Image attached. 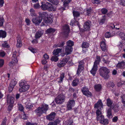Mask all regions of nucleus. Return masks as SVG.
Listing matches in <instances>:
<instances>
[{
	"label": "nucleus",
	"mask_w": 125,
	"mask_h": 125,
	"mask_svg": "<svg viewBox=\"0 0 125 125\" xmlns=\"http://www.w3.org/2000/svg\"><path fill=\"white\" fill-rule=\"evenodd\" d=\"M63 33L65 36H67L69 31V28L68 25H65L63 27Z\"/></svg>",
	"instance_id": "ddd939ff"
},
{
	"label": "nucleus",
	"mask_w": 125,
	"mask_h": 125,
	"mask_svg": "<svg viewBox=\"0 0 125 125\" xmlns=\"http://www.w3.org/2000/svg\"><path fill=\"white\" fill-rule=\"evenodd\" d=\"M92 10L91 8H87L86 9V10L84 11V13L85 15L89 16L91 13L92 12Z\"/></svg>",
	"instance_id": "393cba45"
},
{
	"label": "nucleus",
	"mask_w": 125,
	"mask_h": 125,
	"mask_svg": "<svg viewBox=\"0 0 125 125\" xmlns=\"http://www.w3.org/2000/svg\"><path fill=\"white\" fill-rule=\"evenodd\" d=\"M91 25V22L88 20L85 22L84 24V31L89 30Z\"/></svg>",
	"instance_id": "9b49d317"
},
{
	"label": "nucleus",
	"mask_w": 125,
	"mask_h": 125,
	"mask_svg": "<svg viewBox=\"0 0 125 125\" xmlns=\"http://www.w3.org/2000/svg\"><path fill=\"white\" fill-rule=\"evenodd\" d=\"M116 67L118 68L122 69H124L125 68V63L124 62H122L118 63L116 65Z\"/></svg>",
	"instance_id": "aec40b11"
},
{
	"label": "nucleus",
	"mask_w": 125,
	"mask_h": 125,
	"mask_svg": "<svg viewBox=\"0 0 125 125\" xmlns=\"http://www.w3.org/2000/svg\"><path fill=\"white\" fill-rule=\"evenodd\" d=\"M65 73H62L60 77L58 78L57 80L59 83H61L62 82L63 79L64 77Z\"/></svg>",
	"instance_id": "412c9836"
},
{
	"label": "nucleus",
	"mask_w": 125,
	"mask_h": 125,
	"mask_svg": "<svg viewBox=\"0 0 125 125\" xmlns=\"http://www.w3.org/2000/svg\"><path fill=\"white\" fill-rule=\"evenodd\" d=\"M30 86L29 85L26 84L19 89L20 92H24L27 90L29 88Z\"/></svg>",
	"instance_id": "dca6fc26"
},
{
	"label": "nucleus",
	"mask_w": 125,
	"mask_h": 125,
	"mask_svg": "<svg viewBox=\"0 0 125 125\" xmlns=\"http://www.w3.org/2000/svg\"><path fill=\"white\" fill-rule=\"evenodd\" d=\"M4 21V19L3 17L0 18V26H1L3 25Z\"/></svg>",
	"instance_id": "3c124183"
},
{
	"label": "nucleus",
	"mask_w": 125,
	"mask_h": 125,
	"mask_svg": "<svg viewBox=\"0 0 125 125\" xmlns=\"http://www.w3.org/2000/svg\"><path fill=\"white\" fill-rule=\"evenodd\" d=\"M55 31V29L52 28H50L48 29L47 30V32L48 33H51V32H54Z\"/></svg>",
	"instance_id": "a18cd8bd"
},
{
	"label": "nucleus",
	"mask_w": 125,
	"mask_h": 125,
	"mask_svg": "<svg viewBox=\"0 0 125 125\" xmlns=\"http://www.w3.org/2000/svg\"><path fill=\"white\" fill-rule=\"evenodd\" d=\"M48 0L54 5H57L59 2V0Z\"/></svg>",
	"instance_id": "c9c22d12"
},
{
	"label": "nucleus",
	"mask_w": 125,
	"mask_h": 125,
	"mask_svg": "<svg viewBox=\"0 0 125 125\" xmlns=\"http://www.w3.org/2000/svg\"><path fill=\"white\" fill-rule=\"evenodd\" d=\"M16 83L17 81H16L15 79H14L12 80L11 81L10 85L12 86V85H13V86L14 87V86H15L16 85Z\"/></svg>",
	"instance_id": "49530a36"
},
{
	"label": "nucleus",
	"mask_w": 125,
	"mask_h": 125,
	"mask_svg": "<svg viewBox=\"0 0 125 125\" xmlns=\"http://www.w3.org/2000/svg\"><path fill=\"white\" fill-rule=\"evenodd\" d=\"M89 46V44L87 42H83L82 44V47L83 49V52L84 53L85 51H84V49L88 48Z\"/></svg>",
	"instance_id": "5701e85b"
},
{
	"label": "nucleus",
	"mask_w": 125,
	"mask_h": 125,
	"mask_svg": "<svg viewBox=\"0 0 125 125\" xmlns=\"http://www.w3.org/2000/svg\"><path fill=\"white\" fill-rule=\"evenodd\" d=\"M102 103L101 100H99L97 103L95 104L94 107L99 109L100 107H102Z\"/></svg>",
	"instance_id": "4be33fe9"
},
{
	"label": "nucleus",
	"mask_w": 125,
	"mask_h": 125,
	"mask_svg": "<svg viewBox=\"0 0 125 125\" xmlns=\"http://www.w3.org/2000/svg\"><path fill=\"white\" fill-rule=\"evenodd\" d=\"M119 35L122 39L125 40V34L122 32L120 33Z\"/></svg>",
	"instance_id": "8fccbe9b"
},
{
	"label": "nucleus",
	"mask_w": 125,
	"mask_h": 125,
	"mask_svg": "<svg viewBox=\"0 0 125 125\" xmlns=\"http://www.w3.org/2000/svg\"><path fill=\"white\" fill-rule=\"evenodd\" d=\"M7 119L6 117H5L3 119L1 125H6Z\"/></svg>",
	"instance_id": "0e129e2a"
},
{
	"label": "nucleus",
	"mask_w": 125,
	"mask_h": 125,
	"mask_svg": "<svg viewBox=\"0 0 125 125\" xmlns=\"http://www.w3.org/2000/svg\"><path fill=\"white\" fill-rule=\"evenodd\" d=\"M73 121L71 119H70L69 120L66 121V125H73Z\"/></svg>",
	"instance_id": "37998d69"
},
{
	"label": "nucleus",
	"mask_w": 125,
	"mask_h": 125,
	"mask_svg": "<svg viewBox=\"0 0 125 125\" xmlns=\"http://www.w3.org/2000/svg\"><path fill=\"white\" fill-rule=\"evenodd\" d=\"M73 13L74 17H79L80 15V13L77 11H73Z\"/></svg>",
	"instance_id": "79ce46f5"
},
{
	"label": "nucleus",
	"mask_w": 125,
	"mask_h": 125,
	"mask_svg": "<svg viewBox=\"0 0 125 125\" xmlns=\"http://www.w3.org/2000/svg\"><path fill=\"white\" fill-rule=\"evenodd\" d=\"M111 108H109L107 110V116L109 118H111L112 117V109Z\"/></svg>",
	"instance_id": "c85d7f7f"
},
{
	"label": "nucleus",
	"mask_w": 125,
	"mask_h": 125,
	"mask_svg": "<svg viewBox=\"0 0 125 125\" xmlns=\"http://www.w3.org/2000/svg\"><path fill=\"white\" fill-rule=\"evenodd\" d=\"M6 33L3 31L0 30V38H5L6 36Z\"/></svg>",
	"instance_id": "c756f323"
},
{
	"label": "nucleus",
	"mask_w": 125,
	"mask_h": 125,
	"mask_svg": "<svg viewBox=\"0 0 125 125\" xmlns=\"http://www.w3.org/2000/svg\"><path fill=\"white\" fill-rule=\"evenodd\" d=\"M18 108L19 110L21 111H23L24 109L23 106L21 104H18Z\"/></svg>",
	"instance_id": "13d9d810"
},
{
	"label": "nucleus",
	"mask_w": 125,
	"mask_h": 125,
	"mask_svg": "<svg viewBox=\"0 0 125 125\" xmlns=\"http://www.w3.org/2000/svg\"><path fill=\"white\" fill-rule=\"evenodd\" d=\"M71 23H72L73 24L72 25H73V24H74L75 25H77L78 27H79V29H80V25L79 24V23L78 22V21H74V22H73L72 21H71Z\"/></svg>",
	"instance_id": "5fc2aeb1"
},
{
	"label": "nucleus",
	"mask_w": 125,
	"mask_h": 125,
	"mask_svg": "<svg viewBox=\"0 0 125 125\" xmlns=\"http://www.w3.org/2000/svg\"><path fill=\"white\" fill-rule=\"evenodd\" d=\"M48 105L46 104H43L37 108L35 110V112L37 115L38 116H40L43 113H45L48 110Z\"/></svg>",
	"instance_id": "7ed1b4c3"
},
{
	"label": "nucleus",
	"mask_w": 125,
	"mask_h": 125,
	"mask_svg": "<svg viewBox=\"0 0 125 125\" xmlns=\"http://www.w3.org/2000/svg\"><path fill=\"white\" fill-rule=\"evenodd\" d=\"M24 113V115L21 116L22 118L24 120L26 119H27L28 117Z\"/></svg>",
	"instance_id": "338daca9"
},
{
	"label": "nucleus",
	"mask_w": 125,
	"mask_h": 125,
	"mask_svg": "<svg viewBox=\"0 0 125 125\" xmlns=\"http://www.w3.org/2000/svg\"><path fill=\"white\" fill-rule=\"evenodd\" d=\"M58 56L54 55L51 58V60L52 61H54L55 62H57L58 60Z\"/></svg>",
	"instance_id": "a19ab883"
},
{
	"label": "nucleus",
	"mask_w": 125,
	"mask_h": 125,
	"mask_svg": "<svg viewBox=\"0 0 125 125\" xmlns=\"http://www.w3.org/2000/svg\"><path fill=\"white\" fill-rule=\"evenodd\" d=\"M92 2L93 4H99L100 2V0H92Z\"/></svg>",
	"instance_id": "6e6d98bb"
},
{
	"label": "nucleus",
	"mask_w": 125,
	"mask_h": 125,
	"mask_svg": "<svg viewBox=\"0 0 125 125\" xmlns=\"http://www.w3.org/2000/svg\"><path fill=\"white\" fill-rule=\"evenodd\" d=\"M84 68L83 65H79L77 74L79 75L80 74L81 71Z\"/></svg>",
	"instance_id": "a878e982"
},
{
	"label": "nucleus",
	"mask_w": 125,
	"mask_h": 125,
	"mask_svg": "<svg viewBox=\"0 0 125 125\" xmlns=\"http://www.w3.org/2000/svg\"><path fill=\"white\" fill-rule=\"evenodd\" d=\"M96 114L97 117L96 118L98 120H99V119H100V118L101 119L102 118V116H104L102 115V112L101 110L97 109L96 111Z\"/></svg>",
	"instance_id": "f3484780"
},
{
	"label": "nucleus",
	"mask_w": 125,
	"mask_h": 125,
	"mask_svg": "<svg viewBox=\"0 0 125 125\" xmlns=\"http://www.w3.org/2000/svg\"><path fill=\"white\" fill-rule=\"evenodd\" d=\"M67 45L66 47L65 51L66 55L70 54L72 50V46L73 45V41L69 40L67 42Z\"/></svg>",
	"instance_id": "39448f33"
},
{
	"label": "nucleus",
	"mask_w": 125,
	"mask_h": 125,
	"mask_svg": "<svg viewBox=\"0 0 125 125\" xmlns=\"http://www.w3.org/2000/svg\"><path fill=\"white\" fill-rule=\"evenodd\" d=\"M113 36V35H112L111 33L109 32H106L105 34V37L106 38H109Z\"/></svg>",
	"instance_id": "c03bdc74"
},
{
	"label": "nucleus",
	"mask_w": 125,
	"mask_h": 125,
	"mask_svg": "<svg viewBox=\"0 0 125 125\" xmlns=\"http://www.w3.org/2000/svg\"><path fill=\"white\" fill-rule=\"evenodd\" d=\"M26 82L24 80H21L20 81L19 85L21 88L26 84Z\"/></svg>",
	"instance_id": "72a5a7b5"
},
{
	"label": "nucleus",
	"mask_w": 125,
	"mask_h": 125,
	"mask_svg": "<svg viewBox=\"0 0 125 125\" xmlns=\"http://www.w3.org/2000/svg\"><path fill=\"white\" fill-rule=\"evenodd\" d=\"M7 103L10 104V105L8 106V110L9 111H10L13 107V105L14 103V99L13 97L8 94L7 95Z\"/></svg>",
	"instance_id": "423d86ee"
},
{
	"label": "nucleus",
	"mask_w": 125,
	"mask_h": 125,
	"mask_svg": "<svg viewBox=\"0 0 125 125\" xmlns=\"http://www.w3.org/2000/svg\"><path fill=\"white\" fill-rule=\"evenodd\" d=\"M26 125H37L36 123H31L30 122H27L26 123Z\"/></svg>",
	"instance_id": "774afa93"
},
{
	"label": "nucleus",
	"mask_w": 125,
	"mask_h": 125,
	"mask_svg": "<svg viewBox=\"0 0 125 125\" xmlns=\"http://www.w3.org/2000/svg\"><path fill=\"white\" fill-rule=\"evenodd\" d=\"M41 7L42 10H48L49 11H55L56 10L55 7L53 6L50 3L48 2L45 4H42Z\"/></svg>",
	"instance_id": "20e7f679"
},
{
	"label": "nucleus",
	"mask_w": 125,
	"mask_h": 125,
	"mask_svg": "<svg viewBox=\"0 0 125 125\" xmlns=\"http://www.w3.org/2000/svg\"><path fill=\"white\" fill-rule=\"evenodd\" d=\"M69 56H68L65 59H63L62 61H59L57 64L58 66L60 68L64 66L69 60Z\"/></svg>",
	"instance_id": "0eeeda50"
},
{
	"label": "nucleus",
	"mask_w": 125,
	"mask_h": 125,
	"mask_svg": "<svg viewBox=\"0 0 125 125\" xmlns=\"http://www.w3.org/2000/svg\"><path fill=\"white\" fill-rule=\"evenodd\" d=\"M113 104V101L109 98H108L106 100V104L107 105L112 108V105Z\"/></svg>",
	"instance_id": "cd10ccee"
},
{
	"label": "nucleus",
	"mask_w": 125,
	"mask_h": 125,
	"mask_svg": "<svg viewBox=\"0 0 125 125\" xmlns=\"http://www.w3.org/2000/svg\"><path fill=\"white\" fill-rule=\"evenodd\" d=\"M34 7L35 9H38L40 7V6L39 3H37L34 4Z\"/></svg>",
	"instance_id": "4d7b16f0"
},
{
	"label": "nucleus",
	"mask_w": 125,
	"mask_h": 125,
	"mask_svg": "<svg viewBox=\"0 0 125 125\" xmlns=\"http://www.w3.org/2000/svg\"><path fill=\"white\" fill-rule=\"evenodd\" d=\"M62 49L60 48H58L54 50L53 53L54 55L59 56V53L61 51Z\"/></svg>",
	"instance_id": "b1692460"
},
{
	"label": "nucleus",
	"mask_w": 125,
	"mask_h": 125,
	"mask_svg": "<svg viewBox=\"0 0 125 125\" xmlns=\"http://www.w3.org/2000/svg\"><path fill=\"white\" fill-rule=\"evenodd\" d=\"M33 106L30 103H27L26 106V107L27 109H31L33 107Z\"/></svg>",
	"instance_id": "ea45409f"
},
{
	"label": "nucleus",
	"mask_w": 125,
	"mask_h": 125,
	"mask_svg": "<svg viewBox=\"0 0 125 125\" xmlns=\"http://www.w3.org/2000/svg\"><path fill=\"white\" fill-rule=\"evenodd\" d=\"M108 12L107 10L105 8H103L101 10V12L103 14H105L106 13Z\"/></svg>",
	"instance_id": "603ef678"
},
{
	"label": "nucleus",
	"mask_w": 125,
	"mask_h": 125,
	"mask_svg": "<svg viewBox=\"0 0 125 125\" xmlns=\"http://www.w3.org/2000/svg\"><path fill=\"white\" fill-rule=\"evenodd\" d=\"M69 102H68L67 104V108L68 110H70L72 109V107L73 106L70 104Z\"/></svg>",
	"instance_id": "bf43d9fd"
},
{
	"label": "nucleus",
	"mask_w": 125,
	"mask_h": 125,
	"mask_svg": "<svg viewBox=\"0 0 125 125\" xmlns=\"http://www.w3.org/2000/svg\"><path fill=\"white\" fill-rule=\"evenodd\" d=\"M2 46L3 47L8 48L9 47V46L7 42H4L2 45Z\"/></svg>",
	"instance_id": "09e8293b"
},
{
	"label": "nucleus",
	"mask_w": 125,
	"mask_h": 125,
	"mask_svg": "<svg viewBox=\"0 0 125 125\" xmlns=\"http://www.w3.org/2000/svg\"><path fill=\"white\" fill-rule=\"evenodd\" d=\"M58 120H55L53 122H50L48 125H57V124L59 122Z\"/></svg>",
	"instance_id": "f704fd0d"
},
{
	"label": "nucleus",
	"mask_w": 125,
	"mask_h": 125,
	"mask_svg": "<svg viewBox=\"0 0 125 125\" xmlns=\"http://www.w3.org/2000/svg\"><path fill=\"white\" fill-rule=\"evenodd\" d=\"M99 73L100 75L105 79H108L110 77L109 74L110 73V70L105 67H102L99 69Z\"/></svg>",
	"instance_id": "f257e3e1"
},
{
	"label": "nucleus",
	"mask_w": 125,
	"mask_h": 125,
	"mask_svg": "<svg viewBox=\"0 0 125 125\" xmlns=\"http://www.w3.org/2000/svg\"><path fill=\"white\" fill-rule=\"evenodd\" d=\"M81 91L83 94L87 96H92L91 93L90 92L88 89L86 87H84L81 89Z\"/></svg>",
	"instance_id": "9d476101"
},
{
	"label": "nucleus",
	"mask_w": 125,
	"mask_h": 125,
	"mask_svg": "<svg viewBox=\"0 0 125 125\" xmlns=\"http://www.w3.org/2000/svg\"><path fill=\"white\" fill-rule=\"evenodd\" d=\"M79 80L77 79L74 80L72 82L73 85L74 86H76L78 84Z\"/></svg>",
	"instance_id": "e433bc0d"
},
{
	"label": "nucleus",
	"mask_w": 125,
	"mask_h": 125,
	"mask_svg": "<svg viewBox=\"0 0 125 125\" xmlns=\"http://www.w3.org/2000/svg\"><path fill=\"white\" fill-rule=\"evenodd\" d=\"M48 15L47 14V15L46 16H44V17H45V18L44 19V22L46 23H51L53 21L52 18L50 17H48Z\"/></svg>",
	"instance_id": "2eb2a0df"
},
{
	"label": "nucleus",
	"mask_w": 125,
	"mask_h": 125,
	"mask_svg": "<svg viewBox=\"0 0 125 125\" xmlns=\"http://www.w3.org/2000/svg\"><path fill=\"white\" fill-rule=\"evenodd\" d=\"M31 15V16H36V14L35 10L33 9H31L30 10Z\"/></svg>",
	"instance_id": "58836bf2"
},
{
	"label": "nucleus",
	"mask_w": 125,
	"mask_h": 125,
	"mask_svg": "<svg viewBox=\"0 0 125 125\" xmlns=\"http://www.w3.org/2000/svg\"><path fill=\"white\" fill-rule=\"evenodd\" d=\"M65 96L61 94L58 95L55 99V102L57 104L62 103L64 101Z\"/></svg>",
	"instance_id": "1a4fd4ad"
},
{
	"label": "nucleus",
	"mask_w": 125,
	"mask_h": 125,
	"mask_svg": "<svg viewBox=\"0 0 125 125\" xmlns=\"http://www.w3.org/2000/svg\"><path fill=\"white\" fill-rule=\"evenodd\" d=\"M68 102L70 103V104L73 106H74L75 104L74 101L73 99L70 100Z\"/></svg>",
	"instance_id": "864d4df0"
},
{
	"label": "nucleus",
	"mask_w": 125,
	"mask_h": 125,
	"mask_svg": "<svg viewBox=\"0 0 125 125\" xmlns=\"http://www.w3.org/2000/svg\"><path fill=\"white\" fill-rule=\"evenodd\" d=\"M65 44L64 42H59L58 44H55L54 46V47H62Z\"/></svg>",
	"instance_id": "473e14b6"
},
{
	"label": "nucleus",
	"mask_w": 125,
	"mask_h": 125,
	"mask_svg": "<svg viewBox=\"0 0 125 125\" xmlns=\"http://www.w3.org/2000/svg\"><path fill=\"white\" fill-rule=\"evenodd\" d=\"M4 63V61L3 59H0V67L3 66Z\"/></svg>",
	"instance_id": "69168bd1"
},
{
	"label": "nucleus",
	"mask_w": 125,
	"mask_h": 125,
	"mask_svg": "<svg viewBox=\"0 0 125 125\" xmlns=\"http://www.w3.org/2000/svg\"><path fill=\"white\" fill-rule=\"evenodd\" d=\"M94 88L96 91H99L102 88L101 85L100 84H95L94 85Z\"/></svg>",
	"instance_id": "bb28decb"
},
{
	"label": "nucleus",
	"mask_w": 125,
	"mask_h": 125,
	"mask_svg": "<svg viewBox=\"0 0 125 125\" xmlns=\"http://www.w3.org/2000/svg\"><path fill=\"white\" fill-rule=\"evenodd\" d=\"M102 118L101 119L100 118V119H99L100 120V122L103 124L106 125L108 124V120L107 119H104V116H102Z\"/></svg>",
	"instance_id": "a211bd4d"
},
{
	"label": "nucleus",
	"mask_w": 125,
	"mask_h": 125,
	"mask_svg": "<svg viewBox=\"0 0 125 125\" xmlns=\"http://www.w3.org/2000/svg\"><path fill=\"white\" fill-rule=\"evenodd\" d=\"M22 46V44L21 43V40L20 38H19L17 40V43L16 46L17 47H20Z\"/></svg>",
	"instance_id": "2f4dec72"
},
{
	"label": "nucleus",
	"mask_w": 125,
	"mask_h": 125,
	"mask_svg": "<svg viewBox=\"0 0 125 125\" xmlns=\"http://www.w3.org/2000/svg\"><path fill=\"white\" fill-rule=\"evenodd\" d=\"M14 87L13 86V85L12 86L10 85L8 87V90L10 92H11L12 90Z\"/></svg>",
	"instance_id": "680f3d73"
},
{
	"label": "nucleus",
	"mask_w": 125,
	"mask_h": 125,
	"mask_svg": "<svg viewBox=\"0 0 125 125\" xmlns=\"http://www.w3.org/2000/svg\"><path fill=\"white\" fill-rule=\"evenodd\" d=\"M124 84V82H119L117 83V85L118 87H121L122 85Z\"/></svg>",
	"instance_id": "e2e57ef3"
},
{
	"label": "nucleus",
	"mask_w": 125,
	"mask_h": 125,
	"mask_svg": "<svg viewBox=\"0 0 125 125\" xmlns=\"http://www.w3.org/2000/svg\"><path fill=\"white\" fill-rule=\"evenodd\" d=\"M71 0H65L64 2L63 6L64 7L68 6V4L71 1Z\"/></svg>",
	"instance_id": "de8ad7c7"
},
{
	"label": "nucleus",
	"mask_w": 125,
	"mask_h": 125,
	"mask_svg": "<svg viewBox=\"0 0 125 125\" xmlns=\"http://www.w3.org/2000/svg\"><path fill=\"white\" fill-rule=\"evenodd\" d=\"M56 116V113L55 112H53L46 116L47 119L49 121L53 120L54 119Z\"/></svg>",
	"instance_id": "f8f14e48"
},
{
	"label": "nucleus",
	"mask_w": 125,
	"mask_h": 125,
	"mask_svg": "<svg viewBox=\"0 0 125 125\" xmlns=\"http://www.w3.org/2000/svg\"><path fill=\"white\" fill-rule=\"evenodd\" d=\"M100 46L103 51L105 52L106 50V45L105 42L102 41L101 42Z\"/></svg>",
	"instance_id": "6ab92c4d"
},
{
	"label": "nucleus",
	"mask_w": 125,
	"mask_h": 125,
	"mask_svg": "<svg viewBox=\"0 0 125 125\" xmlns=\"http://www.w3.org/2000/svg\"><path fill=\"white\" fill-rule=\"evenodd\" d=\"M115 85V84L113 82H110L109 83L108 86L109 87H111L112 88H113L114 86Z\"/></svg>",
	"instance_id": "052dcab7"
},
{
	"label": "nucleus",
	"mask_w": 125,
	"mask_h": 125,
	"mask_svg": "<svg viewBox=\"0 0 125 125\" xmlns=\"http://www.w3.org/2000/svg\"><path fill=\"white\" fill-rule=\"evenodd\" d=\"M12 61H14L15 62H18L17 60V59L15 53L13 54L12 57Z\"/></svg>",
	"instance_id": "4c0bfd02"
},
{
	"label": "nucleus",
	"mask_w": 125,
	"mask_h": 125,
	"mask_svg": "<svg viewBox=\"0 0 125 125\" xmlns=\"http://www.w3.org/2000/svg\"><path fill=\"white\" fill-rule=\"evenodd\" d=\"M43 31L42 30H39L35 34V37L36 39L40 38L43 34Z\"/></svg>",
	"instance_id": "4468645a"
},
{
	"label": "nucleus",
	"mask_w": 125,
	"mask_h": 125,
	"mask_svg": "<svg viewBox=\"0 0 125 125\" xmlns=\"http://www.w3.org/2000/svg\"><path fill=\"white\" fill-rule=\"evenodd\" d=\"M39 15L38 17L33 18L32 19V21L33 23L36 25H38L41 23L42 21V18L44 17V16H46L47 15V13L45 12L42 13L41 12H39Z\"/></svg>",
	"instance_id": "f03ea898"
},
{
	"label": "nucleus",
	"mask_w": 125,
	"mask_h": 125,
	"mask_svg": "<svg viewBox=\"0 0 125 125\" xmlns=\"http://www.w3.org/2000/svg\"><path fill=\"white\" fill-rule=\"evenodd\" d=\"M100 61L99 60H96L94 63V65L92 69V70L90 71V72L93 75H95V74L96 73L97 70V64L99 63Z\"/></svg>",
	"instance_id": "6e6552de"
},
{
	"label": "nucleus",
	"mask_w": 125,
	"mask_h": 125,
	"mask_svg": "<svg viewBox=\"0 0 125 125\" xmlns=\"http://www.w3.org/2000/svg\"><path fill=\"white\" fill-rule=\"evenodd\" d=\"M111 27L112 29H119V25L116 23H114L112 24L110 26Z\"/></svg>",
	"instance_id": "7c9ffc66"
}]
</instances>
